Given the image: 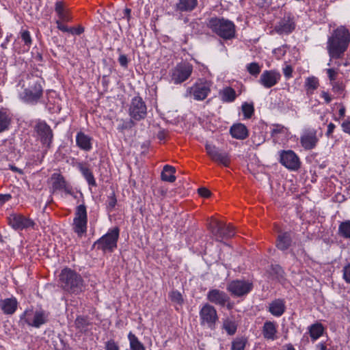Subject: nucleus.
<instances>
[{
  "instance_id": "nucleus-58",
  "label": "nucleus",
  "mask_w": 350,
  "mask_h": 350,
  "mask_svg": "<svg viewBox=\"0 0 350 350\" xmlns=\"http://www.w3.org/2000/svg\"><path fill=\"white\" fill-rule=\"evenodd\" d=\"M12 199V196L10 193L0 194V206Z\"/></svg>"
},
{
  "instance_id": "nucleus-59",
  "label": "nucleus",
  "mask_w": 350,
  "mask_h": 350,
  "mask_svg": "<svg viewBox=\"0 0 350 350\" xmlns=\"http://www.w3.org/2000/svg\"><path fill=\"white\" fill-rule=\"evenodd\" d=\"M84 31V28L81 26L77 27H70V33L75 35H81Z\"/></svg>"
},
{
  "instance_id": "nucleus-33",
  "label": "nucleus",
  "mask_w": 350,
  "mask_h": 350,
  "mask_svg": "<svg viewBox=\"0 0 350 350\" xmlns=\"http://www.w3.org/2000/svg\"><path fill=\"white\" fill-rule=\"evenodd\" d=\"M175 172V167L165 165L161 172V180L165 182L174 183L176 180Z\"/></svg>"
},
{
  "instance_id": "nucleus-7",
  "label": "nucleus",
  "mask_w": 350,
  "mask_h": 350,
  "mask_svg": "<svg viewBox=\"0 0 350 350\" xmlns=\"http://www.w3.org/2000/svg\"><path fill=\"white\" fill-rule=\"evenodd\" d=\"M8 224L15 230H36L33 220L18 213H12L6 218Z\"/></svg>"
},
{
  "instance_id": "nucleus-14",
  "label": "nucleus",
  "mask_w": 350,
  "mask_h": 350,
  "mask_svg": "<svg viewBox=\"0 0 350 350\" xmlns=\"http://www.w3.org/2000/svg\"><path fill=\"white\" fill-rule=\"evenodd\" d=\"M280 162L287 169L293 171L297 170L301 165L299 158L291 150H281L280 152Z\"/></svg>"
},
{
  "instance_id": "nucleus-50",
  "label": "nucleus",
  "mask_w": 350,
  "mask_h": 350,
  "mask_svg": "<svg viewBox=\"0 0 350 350\" xmlns=\"http://www.w3.org/2000/svg\"><path fill=\"white\" fill-rule=\"evenodd\" d=\"M271 271L274 274H275V277L279 281L284 278V271L280 265H276L275 266H272Z\"/></svg>"
},
{
  "instance_id": "nucleus-30",
  "label": "nucleus",
  "mask_w": 350,
  "mask_h": 350,
  "mask_svg": "<svg viewBox=\"0 0 350 350\" xmlns=\"http://www.w3.org/2000/svg\"><path fill=\"white\" fill-rule=\"evenodd\" d=\"M198 0H178L176 5V9L180 12H189L193 11L198 5Z\"/></svg>"
},
{
  "instance_id": "nucleus-18",
  "label": "nucleus",
  "mask_w": 350,
  "mask_h": 350,
  "mask_svg": "<svg viewBox=\"0 0 350 350\" xmlns=\"http://www.w3.org/2000/svg\"><path fill=\"white\" fill-rule=\"evenodd\" d=\"M35 131L41 143L47 148H50L53 137L51 127L45 122H39L35 126Z\"/></svg>"
},
{
  "instance_id": "nucleus-4",
  "label": "nucleus",
  "mask_w": 350,
  "mask_h": 350,
  "mask_svg": "<svg viewBox=\"0 0 350 350\" xmlns=\"http://www.w3.org/2000/svg\"><path fill=\"white\" fill-rule=\"evenodd\" d=\"M206 23L213 33L224 40H230L235 36V25L228 19L223 17H211Z\"/></svg>"
},
{
  "instance_id": "nucleus-48",
  "label": "nucleus",
  "mask_w": 350,
  "mask_h": 350,
  "mask_svg": "<svg viewBox=\"0 0 350 350\" xmlns=\"http://www.w3.org/2000/svg\"><path fill=\"white\" fill-rule=\"evenodd\" d=\"M170 298L172 301L181 305L183 303V299L181 293L178 291H172L170 293Z\"/></svg>"
},
{
  "instance_id": "nucleus-39",
  "label": "nucleus",
  "mask_w": 350,
  "mask_h": 350,
  "mask_svg": "<svg viewBox=\"0 0 350 350\" xmlns=\"http://www.w3.org/2000/svg\"><path fill=\"white\" fill-rule=\"evenodd\" d=\"M288 129L281 124L273 125L271 130V137L276 139L280 137H285L287 135Z\"/></svg>"
},
{
  "instance_id": "nucleus-19",
  "label": "nucleus",
  "mask_w": 350,
  "mask_h": 350,
  "mask_svg": "<svg viewBox=\"0 0 350 350\" xmlns=\"http://www.w3.org/2000/svg\"><path fill=\"white\" fill-rule=\"evenodd\" d=\"M295 29V23L293 17L285 15L278 21L273 27V31L279 35L289 34Z\"/></svg>"
},
{
  "instance_id": "nucleus-54",
  "label": "nucleus",
  "mask_w": 350,
  "mask_h": 350,
  "mask_svg": "<svg viewBox=\"0 0 350 350\" xmlns=\"http://www.w3.org/2000/svg\"><path fill=\"white\" fill-rule=\"evenodd\" d=\"M343 278L346 282L350 284V264L343 268Z\"/></svg>"
},
{
  "instance_id": "nucleus-53",
  "label": "nucleus",
  "mask_w": 350,
  "mask_h": 350,
  "mask_svg": "<svg viewBox=\"0 0 350 350\" xmlns=\"http://www.w3.org/2000/svg\"><path fill=\"white\" fill-rule=\"evenodd\" d=\"M56 24H57V28L63 31V32H66V33H69L70 31V27H68V26H66V25H64V21H56Z\"/></svg>"
},
{
  "instance_id": "nucleus-8",
  "label": "nucleus",
  "mask_w": 350,
  "mask_h": 350,
  "mask_svg": "<svg viewBox=\"0 0 350 350\" xmlns=\"http://www.w3.org/2000/svg\"><path fill=\"white\" fill-rule=\"evenodd\" d=\"M88 228V213L84 204L76 207L75 217L73 219L72 229L74 232L81 237L86 234Z\"/></svg>"
},
{
  "instance_id": "nucleus-5",
  "label": "nucleus",
  "mask_w": 350,
  "mask_h": 350,
  "mask_svg": "<svg viewBox=\"0 0 350 350\" xmlns=\"http://www.w3.org/2000/svg\"><path fill=\"white\" fill-rule=\"evenodd\" d=\"M119 234L120 229L118 227L109 229L107 234L94 243V245L104 252H113L117 247Z\"/></svg>"
},
{
  "instance_id": "nucleus-2",
  "label": "nucleus",
  "mask_w": 350,
  "mask_h": 350,
  "mask_svg": "<svg viewBox=\"0 0 350 350\" xmlns=\"http://www.w3.org/2000/svg\"><path fill=\"white\" fill-rule=\"evenodd\" d=\"M350 42V32L344 26L333 31L328 38L327 49L331 59L340 58L347 51Z\"/></svg>"
},
{
  "instance_id": "nucleus-37",
  "label": "nucleus",
  "mask_w": 350,
  "mask_h": 350,
  "mask_svg": "<svg viewBox=\"0 0 350 350\" xmlns=\"http://www.w3.org/2000/svg\"><path fill=\"white\" fill-rule=\"evenodd\" d=\"M80 172L90 186L96 187V182L92 171L86 166L81 164L79 167Z\"/></svg>"
},
{
  "instance_id": "nucleus-57",
  "label": "nucleus",
  "mask_w": 350,
  "mask_h": 350,
  "mask_svg": "<svg viewBox=\"0 0 350 350\" xmlns=\"http://www.w3.org/2000/svg\"><path fill=\"white\" fill-rule=\"evenodd\" d=\"M198 192L203 198H208L211 196V191L205 187L199 188Z\"/></svg>"
},
{
  "instance_id": "nucleus-64",
  "label": "nucleus",
  "mask_w": 350,
  "mask_h": 350,
  "mask_svg": "<svg viewBox=\"0 0 350 350\" xmlns=\"http://www.w3.org/2000/svg\"><path fill=\"white\" fill-rule=\"evenodd\" d=\"M131 10L129 8H126L124 10V17H126L128 21L131 18Z\"/></svg>"
},
{
  "instance_id": "nucleus-29",
  "label": "nucleus",
  "mask_w": 350,
  "mask_h": 350,
  "mask_svg": "<svg viewBox=\"0 0 350 350\" xmlns=\"http://www.w3.org/2000/svg\"><path fill=\"white\" fill-rule=\"evenodd\" d=\"M285 301L283 299H278L270 303L269 311L275 317H280L285 312Z\"/></svg>"
},
{
  "instance_id": "nucleus-60",
  "label": "nucleus",
  "mask_w": 350,
  "mask_h": 350,
  "mask_svg": "<svg viewBox=\"0 0 350 350\" xmlns=\"http://www.w3.org/2000/svg\"><path fill=\"white\" fill-rule=\"evenodd\" d=\"M119 64L124 68H126L128 66V59L125 55H120L118 58Z\"/></svg>"
},
{
  "instance_id": "nucleus-36",
  "label": "nucleus",
  "mask_w": 350,
  "mask_h": 350,
  "mask_svg": "<svg viewBox=\"0 0 350 350\" xmlns=\"http://www.w3.org/2000/svg\"><path fill=\"white\" fill-rule=\"evenodd\" d=\"M10 115L3 109H0V133L8 129L11 123Z\"/></svg>"
},
{
  "instance_id": "nucleus-25",
  "label": "nucleus",
  "mask_w": 350,
  "mask_h": 350,
  "mask_svg": "<svg viewBox=\"0 0 350 350\" xmlns=\"http://www.w3.org/2000/svg\"><path fill=\"white\" fill-rule=\"evenodd\" d=\"M262 334L265 339L275 340L277 338V326L273 321H267L262 328Z\"/></svg>"
},
{
  "instance_id": "nucleus-52",
  "label": "nucleus",
  "mask_w": 350,
  "mask_h": 350,
  "mask_svg": "<svg viewBox=\"0 0 350 350\" xmlns=\"http://www.w3.org/2000/svg\"><path fill=\"white\" fill-rule=\"evenodd\" d=\"M327 71V76H328V78L330 81V84H332L334 81H337L336 79V76L338 75V72L337 71H336L333 68H328L326 70Z\"/></svg>"
},
{
  "instance_id": "nucleus-20",
  "label": "nucleus",
  "mask_w": 350,
  "mask_h": 350,
  "mask_svg": "<svg viewBox=\"0 0 350 350\" xmlns=\"http://www.w3.org/2000/svg\"><path fill=\"white\" fill-rule=\"evenodd\" d=\"M280 73L275 70H265L261 74L259 83L265 88H271L275 85L280 80Z\"/></svg>"
},
{
  "instance_id": "nucleus-31",
  "label": "nucleus",
  "mask_w": 350,
  "mask_h": 350,
  "mask_svg": "<svg viewBox=\"0 0 350 350\" xmlns=\"http://www.w3.org/2000/svg\"><path fill=\"white\" fill-rule=\"evenodd\" d=\"M219 95L222 102L232 103L237 97L235 90L231 87H225L219 92Z\"/></svg>"
},
{
  "instance_id": "nucleus-34",
  "label": "nucleus",
  "mask_w": 350,
  "mask_h": 350,
  "mask_svg": "<svg viewBox=\"0 0 350 350\" xmlns=\"http://www.w3.org/2000/svg\"><path fill=\"white\" fill-rule=\"evenodd\" d=\"M319 86V79L315 77H310L306 79L304 87L308 96L313 94L315 90Z\"/></svg>"
},
{
  "instance_id": "nucleus-35",
  "label": "nucleus",
  "mask_w": 350,
  "mask_h": 350,
  "mask_svg": "<svg viewBox=\"0 0 350 350\" xmlns=\"http://www.w3.org/2000/svg\"><path fill=\"white\" fill-rule=\"evenodd\" d=\"M90 325V323L87 317L78 316L75 321V327L81 333L87 332Z\"/></svg>"
},
{
  "instance_id": "nucleus-11",
  "label": "nucleus",
  "mask_w": 350,
  "mask_h": 350,
  "mask_svg": "<svg viewBox=\"0 0 350 350\" xmlns=\"http://www.w3.org/2000/svg\"><path fill=\"white\" fill-rule=\"evenodd\" d=\"M193 72V66L188 62L178 64L170 71L171 81L174 84H180L187 80Z\"/></svg>"
},
{
  "instance_id": "nucleus-27",
  "label": "nucleus",
  "mask_w": 350,
  "mask_h": 350,
  "mask_svg": "<svg viewBox=\"0 0 350 350\" xmlns=\"http://www.w3.org/2000/svg\"><path fill=\"white\" fill-rule=\"evenodd\" d=\"M232 137L237 139H245L248 137V130L247 127L241 123L233 124L230 130Z\"/></svg>"
},
{
  "instance_id": "nucleus-16",
  "label": "nucleus",
  "mask_w": 350,
  "mask_h": 350,
  "mask_svg": "<svg viewBox=\"0 0 350 350\" xmlns=\"http://www.w3.org/2000/svg\"><path fill=\"white\" fill-rule=\"evenodd\" d=\"M317 131L315 129H306L304 130L301 137L300 143L301 146L307 150L314 148L318 142Z\"/></svg>"
},
{
  "instance_id": "nucleus-55",
  "label": "nucleus",
  "mask_w": 350,
  "mask_h": 350,
  "mask_svg": "<svg viewBox=\"0 0 350 350\" xmlns=\"http://www.w3.org/2000/svg\"><path fill=\"white\" fill-rule=\"evenodd\" d=\"M342 131L350 135V117L347 118L342 123Z\"/></svg>"
},
{
  "instance_id": "nucleus-15",
  "label": "nucleus",
  "mask_w": 350,
  "mask_h": 350,
  "mask_svg": "<svg viewBox=\"0 0 350 350\" xmlns=\"http://www.w3.org/2000/svg\"><path fill=\"white\" fill-rule=\"evenodd\" d=\"M253 288L252 282L245 280H233L228 284L227 290L235 297H241L248 294Z\"/></svg>"
},
{
  "instance_id": "nucleus-43",
  "label": "nucleus",
  "mask_w": 350,
  "mask_h": 350,
  "mask_svg": "<svg viewBox=\"0 0 350 350\" xmlns=\"http://www.w3.org/2000/svg\"><path fill=\"white\" fill-rule=\"evenodd\" d=\"M105 204L108 212H112L117 204V199L113 191L107 196Z\"/></svg>"
},
{
  "instance_id": "nucleus-63",
  "label": "nucleus",
  "mask_w": 350,
  "mask_h": 350,
  "mask_svg": "<svg viewBox=\"0 0 350 350\" xmlns=\"http://www.w3.org/2000/svg\"><path fill=\"white\" fill-rule=\"evenodd\" d=\"M317 348L318 350H330L329 349L327 348L326 344L323 342L319 343L317 345Z\"/></svg>"
},
{
  "instance_id": "nucleus-12",
  "label": "nucleus",
  "mask_w": 350,
  "mask_h": 350,
  "mask_svg": "<svg viewBox=\"0 0 350 350\" xmlns=\"http://www.w3.org/2000/svg\"><path fill=\"white\" fill-rule=\"evenodd\" d=\"M129 115L131 118L136 121L146 118L147 106L141 96H136L131 99L129 106Z\"/></svg>"
},
{
  "instance_id": "nucleus-3",
  "label": "nucleus",
  "mask_w": 350,
  "mask_h": 350,
  "mask_svg": "<svg viewBox=\"0 0 350 350\" xmlns=\"http://www.w3.org/2000/svg\"><path fill=\"white\" fill-rule=\"evenodd\" d=\"M59 280L62 288L70 293L78 295L83 291L85 285L81 275L70 269L62 271Z\"/></svg>"
},
{
  "instance_id": "nucleus-28",
  "label": "nucleus",
  "mask_w": 350,
  "mask_h": 350,
  "mask_svg": "<svg viewBox=\"0 0 350 350\" xmlns=\"http://www.w3.org/2000/svg\"><path fill=\"white\" fill-rule=\"evenodd\" d=\"M292 237L291 232H284L278 234L276 239V247L282 251L286 250L291 245Z\"/></svg>"
},
{
  "instance_id": "nucleus-1",
  "label": "nucleus",
  "mask_w": 350,
  "mask_h": 350,
  "mask_svg": "<svg viewBox=\"0 0 350 350\" xmlns=\"http://www.w3.org/2000/svg\"><path fill=\"white\" fill-rule=\"evenodd\" d=\"M44 81L38 75H27L19 81L18 86L22 90L19 92V98L23 102L36 105L43 96Z\"/></svg>"
},
{
  "instance_id": "nucleus-23",
  "label": "nucleus",
  "mask_w": 350,
  "mask_h": 350,
  "mask_svg": "<svg viewBox=\"0 0 350 350\" xmlns=\"http://www.w3.org/2000/svg\"><path fill=\"white\" fill-rule=\"evenodd\" d=\"M17 308L18 301L14 297L0 299V308L5 314H13L16 311Z\"/></svg>"
},
{
  "instance_id": "nucleus-9",
  "label": "nucleus",
  "mask_w": 350,
  "mask_h": 350,
  "mask_svg": "<svg viewBox=\"0 0 350 350\" xmlns=\"http://www.w3.org/2000/svg\"><path fill=\"white\" fill-rule=\"evenodd\" d=\"M49 316V312L39 309L34 312L32 310H25L21 319L28 325L38 328L48 321Z\"/></svg>"
},
{
  "instance_id": "nucleus-6",
  "label": "nucleus",
  "mask_w": 350,
  "mask_h": 350,
  "mask_svg": "<svg viewBox=\"0 0 350 350\" xmlns=\"http://www.w3.org/2000/svg\"><path fill=\"white\" fill-rule=\"evenodd\" d=\"M208 228L217 241L228 239L235 234V230L232 226L226 225V223L215 219H211L208 224Z\"/></svg>"
},
{
  "instance_id": "nucleus-44",
  "label": "nucleus",
  "mask_w": 350,
  "mask_h": 350,
  "mask_svg": "<svg viewBox=\"0 0 350 350\" xmlns=\"http://www.w3.org/2000/svg\"><path fill=\"white\" fill-rule=\"evenodd\" d=\"M247 72L252 76L256 77L261 71V67L256 62L248 64L246 66Z\"/></svg>"
},
{
  "instance_id": "nucleus-40",
  "label": "nucleus",
  "mask_w": 350,
  "mask_h": 350,
  "mask_svg": "<svg viewBox=\"0 0 350 350\" xmlns=\"http://www.w3.org/2000/svg\"><path fill=\"white\" fill-rule=\"evenodd\" d=\"M339 234L345 239L350 238V221L347 220L340 223L338 227Z\"/></svg>"
},
{
  "instance_id": "nucleus-42",
  "label": "nucleus",
  "mask_w": 350,
  "mask_h": 350,
  "mask_svg": "<svg viewBox=\"0 0 350 350\" xmlns=\"http://www.w3.org/2000/svg\"><path fill=\"white\" fill-rule=\"evenodd\" d=\"M134 126V120L132 118L129 120H121L120 123L118 126V130L120 132H124L125 130L131 129Z\"/></svg>"
},
{
  "instance_id": "nucleus-61",
  "label": "nucleus",
  "mask_w": 350,
  "mask_h": 350,
  "mask_svg": "<svg viewBox=\"0 0 350 350\" xmlns=\"http://www.w3.org/2000/svg\"><path fill=\"white\" fill-rule=\"evenodd\" d=\"M321 97L323 98L325 100V102L328 104L332 100V98L331 96V95L325 92V91H322L321 93Z\"/></svg>"
},
{
  "instance_id": "nucleus-56",
  "label": "nucleus",
  "mask_w": 350,
  "mask_h": 350,
  "mask_svg": "<svg viewBox=\"0 0 350 350\" xmlns=\"http://www.w3.org/2000/svg\"><path fill=\"white\" fill-rule=\"evenodd\" d=\"M293 68L291 66L287 65L283 68V74L286 79L292 77Z\"/></svg>"
},
{
  "instance_id": "nucleus-32",
  "label": "nucleus",
  "mask_w": 350,
  "mask_h": 350,
  "mask_svg": "<svg viewBox=\"0 0 350 350\" xmlns=\"http://www.w3.org/2000/svg\"><path fill=\"white\" fill-rule=\"evenodd\" d=\"M308 333L313 341L319 338L324 332V327L321 323H315L308 327Z\"/></svg>"
},
{
  "instance_id": "nucleus-41",
  "label": "nucleus",
  "mask_w": 350,
  "mask_h": 350,
  "mask_svg": "<svg viewBox=\"0 0 350 350\" xmlns=\"http://www.w3.org/2000/svg\"><path fill=\"white\" fill-rule=\"evenodd\" d=\"M223 328L226 330L228 334L232 336L237 332V325L234 321L226 319L224 321Z\"/></svg>"
},
{
  "instance_id": "nucleus-45",
  "label": "nucleus",
  "mask_w": 350,
  "mask_h": 350,
  "mask_svg": "<svg viewBox=\"0 0 350 350\" xmlns=\"http://www.w3.org/2000/svg\"><path fill=\"white\" fill-rule=\"evenodd\" d=\"M247 340L243 338H237L232 342V350H244Z\"/></svg>"
},
{
  "instance_id": "nucleus-51",
  "label": "nucleus",
  "mask_w": 350,
  "mask_h": 350,
  "mask_svg": "<svg viewBox=\"0 0 350 350\" xmlns=\"http://www.w3.org/2000/svg\"><path fill=\"white\" fill-rule=\"evenodd\" d=\"M105 348L106 350H120L117 342L111 339L105 342Z\"/></svg>"
},
{
  "instance_id": "nucleus-49",
  "label": "nucleus",
  "mask_w": 350,
  "mask_h": 350,
  "mask_svg": "<svg viewBox=\"0 0 350 350\" xmlns=\"http://www.w3.org/2000/svg\"><path fill=\"white\" fill-rule=\"evenodd\" d=\"M21 37L25 44L29 48L32 43L30 33L27 30H23L21 32Z\"/></svg>"
},
{
  "instance_id": "nucleus-13",
  "label": "nucleus",
  "mask_w": 350,
  "mask_h": 350,
  "mask_svg": "<svg viewBox=\"0 0 350 350\" xmlns=\"http://www.w3.org/2000/svg\"><path fill=\"white\" fill-rule=\"evenodd\" d=\"M211 92V84L206 81L196 82L187 89V93L196 100H204Z\"/></svg>"
},
{
  "instance_id": "nucleus-47",
  "label": "nucleus",
  "mask_w": 350,
  "mask_h": 350,
  "mask_svg": "<svg viewBox=\"0 0 350 350\" xmlns=\"http://www.w3.org/2000/svg\"><path fill=\"white\" fill-rule=\"evenodd\" d=\"M332 87V91L338 96L343 95L345 91V85L342 81H334L331 84Z\"/></svg>"
},
{
  "instance_id": "nucleus-17",
  "label": "nucleus",
  "mask_w": 350,
  "mask_h": 350,
  "mask_svg": "<svg viewBox=\"0 0 350 350\" xmlns=\"http://www.w3.org/2000/svg\"><path fill=\"white\" fill-rule=\"evenodd\" d=\"M207 154L212 161L228 167L230 163V158L227 152H222L215 146L206 144L205 146Z\"/></svg>"
},
{
  "instance_id": "nucleus-10",
  "label": "nucleus",
  "mask_w": 350,
  "mask_h": 350,
  "mask_svg": "<svg viewBox=\"0 0 350 350\" xmlns=\"http://www.w3.org/2000/svg\"><path fill=\"white\" fill-rule=\"evenodd\" d=\"M200 323L202 326H206L211 329L215 328L219 320L215 307L208 303L203 304L199 312Z\"/></svg>"
},
{
  "instance_id": "nucleus-22",
  "label": "nucleus",
  "mask_w": 350,
  "mask_h": 350,
  "mask_svg": "<svg viewBox=\"0 0 350 350\" xmlns=\"http://www.w3.org/2000/svg\"><path fill=\"white\" fill-rule=\"evenodd\" d=\"M206 299L211 303L224 307L230 301V297L224 291L219 289H211L206 295Z\"/></svg>"
},
{
  "instance_id": "nucleus-26",
  "label": "nucleus",
  "mask_w": 350,
  "mask_h": 350,
  "mask_svg": "<svg viewBox=\"0 0 350 350\" xmlns=\"http://www.w3.org/2000/svg\"><path fill=\"white\" fill-rule=\"evenodd\" d=\"M55 11L58 17L57 21H63L64 22L71 21L72 16L69 10L66 8L64 1H59L55 3Z\"/></svg>"
},
{
  "instance_id": "nucleus-21",
  "label": "nucleus",
  "mask_w": 350,
  "mask_h": 350,
  "mask_svg": "<svg viewBox=\"0 0 350 350\" xmlns=\"http://www.w3.org/2000/svg\"><path fill=\"white\" fill-rule=\"evenodd\" d=\"M51 184V193H55L57 191H64L67 193H70V189L68 187L64 177L59 173H53L50 178Z\"/></svg>"
},
{
  "instance_id": "nucleus-46",
  "label": "nucleus",
  "mask_w": 350,
  "mask_h": 350,
  "mask_svg": "<svg viewBox=\"0 0 350 350\" xmlns=\"http://www.w3.org/2000/svg\"><path fill=\"white\" fill-rule=\"evenodd\" d=\"M241 108L245 118H250L254 114V108L253 104L244 103Z\"/></svg>"
},
{
  "instance_id": "nucleus-24",
  "label": "nucleus",
  "mask_w": 350,
  "mask_h": 350,
  "mask_svg": "<svg viewBox=\"0 0 350 350\" xmlns=\"http://www.w3.org/2000/svg\"><path fill=\"white\" fill-rule=\"evenodd\" d=\"M76 144L82 150L89 152L92 148V138L82 131L76 135Z\"/></svg>"
},
{
  "instance_id": "nucleus-38",
  "label": "nucleus",
  "mask_w": 350,
  "mask_h": 350,
  "mask_svg": "<svg viewBox=\"0 0 350 350\" xmlns=\"http://www.w3.org/2000/svg\"><path fill=\"white\" fill-rule=\"evenodd\" d=\"M131 350H146V347L138 338L131 332L128 334Z\"/></svg>"
},
{
  "instance_id": "nucleus-62",
  "label": "nucleus",
  "mask_w": 350,
  "mask_h": 350,
  "mask_svg": "<svg viewBox=\"0 0 350 350\" xmlns=\"http://www.w3.org/2000/svg\"><path fill=\"white\" fill-rule=\"evenodd\" d=\"M336 128V126L334 123H332L330 122L328 125H327V131L326 132V136L329 137L330 136H332L334 129Z\"/></svg>"
}]
</instances>
